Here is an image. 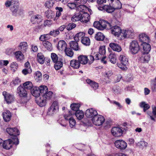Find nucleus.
Listing matches in <instances>:
<instances>
[{
    "label": "nucleus",
    "instance_id": "obj_1",
    "mask_svg": "<svg viewBox=\"0 0 156 156\" xmlns=\"http://www.w3.org/2000/svg\"><path fill=\"white\" fill-rule=\"evenodd\" d=\"M6 132L10 136H12L11 139H8L4 141L2 144L4 148L6 149H10L13 144L16 145L19 144V141L17 136L20 135V132L17 128H8L6 129Z\"/></svg>",
    "mask_w": 156,
    "mask_h": 156
},
{
    "label": "nucleus",
    "instance_id": "obj_2",
    "mask_svg": "<svg viewBox=\"0 0 156 156\" xmlns=\"http://www.w3.org/2000/svg\"><path fill=\"white\" fill-rule=\"evenodd\" d=\"M121 63H117V66L122 70H126L129 64L128 58L125 54L121 55L119 57Z\"/></svg>",
    "mask_w": 156,
    "mask_h": 156
},
{
    "label": "nucleus",
    "instance_id": "obj_3",
    "mask_svg": "<svg viewBox=\"0 0 156 156\" xmlns=\"http://www.w3.org/2000/svg\"><path fill=\"white\" fill-rule=\"evenodd\" d=\"M94 27L99 30H103L104 29H109L111 28V24L108 21L105 20H101L99 22H95L94 23Z\"/></svg>",
    "mask_w": 156,
    "mask_h": 156
},
{
    "label": "nucleus",
    "instance_id": "obj_4",
    "mask_svg": "<svg viewBox=\"0 0 156 156\" xmlns=\"http://www.w3.org/2000/svg\"><path fill=\"white\" fill-rule=\"evenodd\" d=\"M17 92L19 95L22 97L20 100H19V102L22 104L26 103V101H24V98L26 97L27 93L24 87L21 85L19 86L17 88Z\"/></svg>",
    "mask_w": 156,
    "mask_h": 156
},
{
    "label": "nucleus",
    "instance_id": "obj_5",
    "mask_svg": "<svg viewBox=\"0 0 156 156\" xmlns=\"http://www.w3.org/2000/svg\"><path fill=\"white\" fill-rule=\"evenodd\" d=\"M131 52L133 54L137 53L140 50V46L137 41H132L130 43L129 47Z\"/></svg>",
    "mask_w": 156,
    "mask_h": 156
},
{
    "label": "nucleus",
    "instance_id": "obj_6",
    "mask_svg": "<svg viewBox=\"0 0 156 156\" xmlns=\"http://www.w3.org/2000/svg\"><path fill=\"white\" fill-rule=\"evenodd\" d=\"M92 121L95 125L100 126L105 122V119L103 116L98 115L92 119Z\"/></svg>",
    "mask_w": 156,
    "mask_h": 156
},
{
    "label": "nucleus",
    "instance_id": "obj_7",
    "mask_svg": "<svg viewBox=\"0 0 156 156\" xmlns=\"http://www.w3.org/2000/svg\"><path fill=\"white\" fill-rule=\"evenodd\" d=\"M10 10L12 16H16L19 15H21V11L19 9L18 1L16 2L13 5L10 7Z\"/></svg>",
    "mask_w": 156,
    "mask_h": 156
},
{
    "label": "nucleus",
    "instance_id": "obj_8",
    "mask_svg": "<svg viewBox=\"0 0 156 156\" xmlns=\"http://www.w3.org/2000/svg\"><path fill=\"white\" fill-rule=\"evenodd\" d=\"M115 146L117 148L121 150H125L127 147V143L122 140H118L115 141L114 143Z\"/></svg>",
    "mask_w": 156,
    "mask_h": 156
},
{
    "label": "nucleus",
    "instance_id": "obj_9",
    "mask_svg": "<svg viewBox=\"0 0 156 156\" xmlns=\"http://www.w3.org/2000/svg\"><path fill=\"white\" fill-rule=\"evenodd\" d=\"M49 99V96L47 95H42V97L36 99V101L37 103L40 107H42L46 105L47 101Z\"/></svg>",
    "mask_w": 156,
    "mask_h": 156
},
{
    "label": "nucleus",
    "instance_id": "obj_10",
    "mask_svg": "<svg viewBox=\"0 0 156 156\" xmlns=\"http://www.w3.org/2000/svg\"><path fill=\"white\" fill-rule=\"evenodd\" d=\"M123 132L122 129L119 127H113L111 130L112 134L116 137H119L121 136L122 135Z\"/></svg>",
    "mask_w": 156,
    "mask_h": 156
},
{
    "label": "nucleus",
    "instance_id": "obj_11",
    "mask_svg": "<svg viewBox=\"0 0 156 156\" xmlns=\"http://www.w3.org/2000/svg\"><path fill=\"white\" fill-rule=\"evenodd\" d=\"M122 35L125 38H133L135 35V32L133 29L123 30L122 32Z\"/></svg>",
    "mask_w": 156,
    "mask_h": 156
},
{
    "label": "nucleus",
    "instance_id": "obj_12",
    "mask_svg": "<svg viewBox=\"0 0 156 156\" xmlns=\"http://www.w3.org/2000/svg\"><path fill=\"white\" fill-rule=\"evenodd\" d=\"M70 112H69L68 114L64 116V117L66 120H69L70 126L72 128L75 126L76 122L75 119L72 117L73 113Z\"/></svg>",
    "mask_w": 156,
    "mask_h": 156
},
{
    "label": "nucleus",
    "instance_id": "obj_13",
    "mask_svg": "<svg viewBox=\"0 0 156 156\" xmlns=\"http://www.w3.org/2000/svg\"><path fill=\"white\" fill-rule=\"evenodd\" d=\"M111 29V33L115 36L118 37L121 33L122 32V30L120 27L117 26H115L112 27L111 25V28H109Z\"/></svg>",
    "mask_w": 156,
    "mask_h": 156
},
{
    "label": "nucleus",
    "instance_id": "obj_14",
    "mask_svg": "<svg viewBox=\"0 0 156 156\" xmlns=\"http://www.w3.org/2000/svg\"><path fill=\"white\" fill-rule=\"evenodd\" d=\"M98 115L96 110L93 108H89L86 110L85 113L86 116L89 118H93Z\"/></svg>",
    "mask_w": 156,
    "mask_h": 156
},
{
    "label": "nucleus",
    "instance_id": "obj_15",
    "mask_svg": "<svg viewBox=\"0 0 156 156\" xmlns=\"http://www.w3.org/2000/svg\"><path fill=\"white\" fill-rule=\"evenodd\" d=\"M2 94L7 104H9L13 101L14 97L13 95L5 91L3 92Z\"/></svg>",
    "mask_w": 156,
    "mask_h": 156
},
{
    "label": "nucleus",
    "instance_id": "obj_16",
    "mask_svg": "<svg viewBox=\"0 0 156 156\" xmlns=\"http://www.w3.org/2000/svg\"><path fill=\"white\" fill-rule=\"evenodd\" d=\"M15 58L18 61H21L24 59V56L20 51H16L13 53Z\"/></svg>",
    "mask_w": 156,
    "mask_h": 156
},
{
    "label": "nucleus",
    "instance_id": "obj_17",
    "mask_svg": "<svg viewBox=\"0 0 156 156\" xmlns=\"http://www.w3.org/2000/svg\"><path fill=\"white\" fill-rule=\"evenodd\" d=\"M19 50L23 52H25L27 51L28 48L27 43L26 42H22L20 43L18 46Z\"/></svg>",
    "mask_w": 156,
    "mask_h": 156
},
{
    "label": "nucleus",
    "instance_id": "obj_18",
    "mask_svg": "<svg viewBox=\"0 0 156 156\" xmlns=\"http://www.w3.org/2000/svg\"><path fill=\"white\" fill-rule=\"evenodd\" d=\"M42 20V17L39 15L33 16L31 17L30 19L31 21L33 24L35 23H38L41 21Z\"/></svg>",
    "mask_w": 156,
    "mask_h": 156
},
{
    "label": "nucleus",
    "instance_id": "obj_19",
    "mask_svg": "<svg viewBox=\"0 0 156 156\" xmlns=\"http://www.w3.org/2000/svg\"><path fill=\"white\" fill-rule=\"evenodd\" d=\"M139 39L140 41L143 43L149 42L150 39L148 36L145 34H141L139 35Z\"/></svg>",
    "mask_w": 156,
    "mask_h": 156
},
{
    "label": "nucleus",
    "instance_id": "obj_20",
    "mask_svg": "<svg viewBox=\"0 0 156 156\" xmlns=\"http://www.w3.org/2000/svg\"><path fill=\"white\" fill-rule=\"evenodd\" d=\"M109 46L114 51L119 52L122 50L121 47L118 44L115 43H110Z\"/></svg>",
    "mask_w": 156,
    "mask_h": 156
},
{
    "label": "nucleus",
    "instance_id": "obj_21",
    "mask_svg": "<svg viewBox=\"0 0 156 156\" xmlns=\"http://www.w3.org/2000/svg\"><path fill=\"white\" fill-rule=\"evenodd\" d=\"M77 42L76 41H72L69 43L71 48L75 51H79L80 50V48Z\"/></svg>",
    "mask_w": 156,
    "mask_h": 156
},
{
    "label": "nucleus",
    "instance_id": "obj_22",
    "mask_svg": "<svg viewBox=\"0 0 156 156\" xmlns=\"http://www.w3.org/2000/svg\"><path fill=\"white\" fill-rule=\"evenodd\" d=\"M78 59L80 64L86 65L88 63V57L86 55H80L78 57Z\"/></svg>",
    "mask_w": 156,
    "mask_h": 156
},
{
    "label": "nucleus",
    "instance_id": "obj_23",
    "mask_svg": "<svg viewBox=\"0 0 156 156\" xmlns=\"http://www.w3.org/2000/svg\"><path fill=\"white\" fill-rule=\"evenodd\" d=\"M59 60L55 62L54 68L56 70L60 69L63 66V62L64 61L63 58L61 57L59 58Z\"/></svg>",
    "mask_w": 156,
    "mask_h": 156
},
{
    "label": "nucleus",
    "instance_id": "obj_24",
    "mask_svg": "<svg viewBox=\"0 0 156 156\" xmlns=\"http://www.w3.org/2000/svg\"><path fill=\"white\" fill-rule=\"evenodd\" d=\"M86 81L87 84H89L94 90H95L98 88V83L92 81L90 79H87Z\"/></svg>",
    "mask_w": 156,
    "mask_h": 156
},
{
    "label": "nucleus",
    "instance_id": "obj_25",
    "mask_svg": "<svg viewBox=\"0 0 156 156\" xmlns=\"http://www.w3.org/2000/svg\"><path fill=\"white\" fill-rule=\"evenodd\" d=\"M39 87L41 93L43 94V95H47V96H49V92L48 88L47 86L45 85H41Z\"/></svg>",
    "mask_w": 156,
    "mask_h": 156
},
{
    "label": "nucleus",
    "instance_id": "obj_26",
    "mask_svg": "<svg viewBox=\"0 0 156 156\" xmlns=\"http://www.w3.org/2000/svg\"><path fill=\"white\" fill-rule=\"evenodd\" d=\"M81 22H82L87 23L90 20V15L87 12H84L82 14H81Z\"/></svg>",
    "mask_w": 156,
    "mask_h": 156
},
{
    "label": "nucleus",
    "instance_id": "obj_27",
    "mask_svg": "<svg viewBox=\"0 0 156 156\" xmlns=\"http://www.w3.org/2000/svg\"><path fill=\"white\" fill-rule=\"evenodd\" d=\"M67 44L66 42L63 40L59 41L58 44V48L61 51L65 50L66 48Z\"/></svg>",
    "mask_w": 156,
    "mask_h": 156
},
{
    "label": "nucleus",
    "instance_id": "obj_28",
    "mask_svg": "<svg viewBox=\"0 0 156 156\" xmlns=\"http://www.w3.org/2000/svg\"><path fill=\"white\" fill-rule=\"evenodd\" d=\"M141 45L143 47L144 53L148 54L151 49V47L150 44L147 43H142Z\"/></svg>",
    "mask_w": 156,
    "mask_h": 156
},
{
    "label": "nucleus",
    "instance_id": "obj_29",
    "mask_svg": "<svg viewBox=\"0 0 156 156\" xmlns=\"http://www.w3.org/2000/svg\"><path fill=\"white\" fill-rule=\"evenodd\" d=\"M3 118L5 122L9 121L12 117L11 112L9 111H6L3 113Z\"/></svg>",
    "mask_w": 156,
    "mask_h": 156
},
{
    "label": "nucleus",
    "instance_id": "obj_30",
    "mask_svg": "<svg viewBox=\"0 0 156 156\" xmlns=\"http://www.w3.org/2000/svg\"><path fill=\"white\" fill-rule=\"evenodd\" d=\"M70 65L71 67L75 69L79 68L80 66V63L78 60L74 59L71 60Z\"/></svg>",
    "mask_w": 156,
    "mask_h": 156
},
{
    "label": "nucleus",
    "instance_id": "obj_31",
    "mask_svg": "<svg viewBox=\"0 0 156 156\" xmlns=\"http://www.w3.org/2000/svg\"><path fill=\"white\" fill-rule=\"evenodd\" d=\"M139 106L140 108H143V111L144 112L150 108V105L145 101H142L140 103Z\"/></svg>",
    "mask_w": 156,
    "mask_h": 156
},
{
    "label": "nucleus",
    "instance_id": "obj_32",
    "mask_svg": "<svg viewBox=\"0 0 156 156\" xmlns=\"http://www.w3.org/2000/svg\"><path fill=\"white\" fill-rule=\"evenodd\" d=\"M85 34L83 32H79L76 34L74 37V39L75 41H79L80 39L81 40L85 36Z\"/></svg>",
    "mask_w": 156,
    "mask_h": 156
},
{
    "label": "nucleus",
    "instance_id": "obj_33",
    "mask_svg": "<svg viewBox=\"0 0 156 156\" xmlns=\"http://www.w3.org/2000/svg\"><path fill=\"white\" fill-rule=\"evenodd\" d=\"M31 93L32 95L35 97H37L40 95V94L41 93L39 87H35L33 88Z\"/></svg>",
    "mask_w": 156,
    "mask_h": 156
},
{
    "label": "nucleus",
    "instance_id": "obj_34",
    "mask_svg": "<svg viewBox=\"0 0 156 156\" xmlns=\"http://www.w3.org/2000/svg\"><path fill=\"white\" fill-rule=\"evenodd\" d=\"M58 103L57 102H54L50 107L49 112L52 111L54 112H55L57 111L58 108Z\"/></svg>",
    "mask_w": 156,
    "mask_h": 156
},
{
    "label": "nucleus",
    "instance_id": "obj_35",
    "mask_svg": "<svg viewBox=\"0 0 156 156\" xmlns=\"http://www.w3.org/2000/svg\"><path fill=\"white\" fill-rule=\"evenodd\" d=\"M75 114L77 118L79 120H80L83 119L84 116L83 112L80 110L76 111Z\"/></svg>",
    "mask_w": 156,
    "mask_h": 156
},
{
    "label": "nucleus",
    "instance_id": "obj_36",
    "mask_svg": "<svg viewBox=\"0 0 156 156\" xmlns=\"http://www.w3.org/2000/svg\"><path fill=\"white\" fill-rule=\"evenodd\" d=\"M81 42L84 45L88 46L90 44V40L89 38L84 36L81 40Z\"/></svg>",
    "mask_w": 156,
    "mask_h": 156
},
{
    "label": "nucleus",
    "instance_id": "obj_37",
    "mask_svg": "<svg viewBox=\"0 0 156 156\" xmlns=\"http://www.w3.org/2000/svg\"><path fill=\"white\" fill-rule=\"evenodd\" d=\"M104 35L101 32L97 33L95 36V38L98 41H103L105 38Z\"/></svg>",
    "mask_w": 156,
    "mask_h": 156
},
{
    "label": "nucleus",
    "instance_id": "obj_38",
    "mask_svg": "<svg viewBox=\"0 0 156 156\" xmlns=\"http://www.w3.org/2000/svg\"><path fill=\"white\" fill-rule=\"evenodd\" d=\"M81 13L75 14L71 17V20L74 22L79 21H81Z\"/></svg>",
    "mask_w": 156,
    "mask_h": 156
},
{
    "label": "nucleus",
    "instance_id": "obj_39",
    "mask_svg": "<svg viewBox=\"0 0 156 156\" xmlns=\"http://www.w3.org/2000/svg\"><path fill=\"white\" fill-rule=\"evenodd\" d=\"M109 59L110 62L113 64L116 62V59L115 55L113 53H111L109 56Z\"/></svg>",
    "mask_w": 156,
    "mask_h": 156
},
{
    "label": "nucleus",
    "instance_id": "obj_40",
    "mask_svg": "<svg viewBox=\"0 0 156 156\" xmlns=\"http://www.w3.org/2000/svg\"><path fill=\"white\" fill-rule=\"evenodd\" d=\"M114 10V7H112L111 5H104V11H106L108 13H111L113 12Z\"/></svg>",
    "mask_w": 156,
    "mask_h": 156
},
{
    "label": "nucleus",
    "instance_id": "obj_41",
    "mask_svg": "<svg viewBox=\"0 0 156 156\" xmlns=\"http://www.w3.org/2000/svg\"><path fill=\"white\" fill-rule=\"evenodd\" d=\"M18 1V0H11V1H7L5 2V5L6 7H9L10 6L11 7Z\"/></svg>",
    "mask_w": 156,
    "mask_h": 156
},
{
    "label": "nucleus",
    "instance_id": "obj_42",
    "mask_svg": "<svg viewBox=\"0 0 156 156\" xmlns=\"http://www.w3.org/2000/svg\"><path fill=\"white\" fill-rule=\"evenodd\" d=\"M23 87H24L25 89L30 90L32 88L33 85L30 82L27 81L23 84Z\"/></svg>",
    "mask_w": 156,
    "mask_h": 156
},
{
    "label": "nucleus",
    "instance_id": "obj_43",
    "mask_svg": "<svg viewBox=\"0 0 156 156\" xmlns=\"http://www.w3.org/2000/svg\"><path fill=\"white\" fill-rule=\"evenodd\" d=\"M37 59L38 62L41 64L44 63V58L41 53H38L37 55Z\"/></svg>",
    "mask_w": 156,
    "mask_h": 156
},
{
    "label": "nucleus",
    "instance_id": "obj_44",
    "mask_svg": "<svg viewBox=\"0 0 156 156\" xmlns=\"http://www.w3.org/2000/svg\"><path fill=\"white\" fill-rule=\"evenodd\" d=\"M10 67L11 70L13 72H15L18 67V65L16 62H13L11 64Z\"/></svg>",
    "mask_w": 156,
    "mask_h": 156
},
{
    "label": "nucleus",
    "instance_id": "obj_45",
    "mask_svg": "<svg viewBox=\"0 0 156 156\" xmlns=\"http://www.w3.org/2000/svg\"><path fill=\"white\" fill-rule=\"evenodd\" d=\"M80 105L79 104L73 103L72 104L70 105V107L71 109L76 112L78 110H79Z\"/></svg>",
    "mask_w": 156,
    "mask_h": 156
},
{
    "label": "nucleus",
    "instance_id": "obj_46",
    "mask_svg": "<svg viewBox=\"0 0 156 156\" xmlns=\"http://www.w3.org/2000/svg\"><path fill=\"white\" fill-rule=\"evenodd\" d=\"M65 53L66 55L69 57H72L73 55V52L72 50L69 48H67L65 50Z\"/></svg>",
    "mask_w": 156,
    "mask_h": 156
},
{
    "label": "nucleus",
    "instance_id": "obj_47",
    "mask_svg": "<svg viewBox=\"0 0 156 156\" xmlns=\"http://www.w3.org/2000/svg\"><path fill=\"white\" fill-rule=\"evenodd\" d=\"M39 39L43 42L49 41V35L48 34L41 35L39 37Z\"/></svg>",
    "mask_w": 156,
    "mask_h": 156
},
{
    "label": "nucleus",
    "instance_id": "obj_48",
    "mask_svg": "<svg viewBox=\"0 0 156 156\" xmlns=\"http://www.w3.org/2000/svg\"><path fill=\"white\" fill-rule=\"evenodd\" d=\"M141 59L144 62H147L150 59V57L147 54L144 53L142 56Z\"/></svg>",
    "mask_w": 156,
    "mask_h": 156
},
{
    "label": "nucleus",
    "instance_id": "obj_49",
    "mask_svg": "<svg viewBox=\"0 0 156 156\" xmlns=\"http://www.w3.org/2000/svg\"><path fill=\"white\" fill-rule=\"evenodd\" d=\"M147 144V143L144 141H140L136 143L137 146L140 148L146 147Z\"/></svg>",
    "mask_w": 156,
    "mask_h": 156
},
{
    "label": "nucleus",
    "instance_id": "obj_50",
    "mask_svg": "<svg viewBox=\"0 0 156 156\" xmlns=\"http://www.w3.org/2000/svg\"><path fill=\"white\" fill-rule=\"evenodd\" d=\"M20 82L21 80L17 77L12 80L11 82V84L14 86H16L20 84Z\"/></svg>",
    "mask_w": 156,
    "mask_h": 156
},
{
    "label": "nucleus",
    "instance_id": "obj_51",
    "mask_svg": "<svg viewBox=\"0 0 156 156\" xmlns=\"http://www.w3.org/2000/svg\"><path fill=\"white\" fill-rule=\"evenodd\" d=\"M77 3L76 2H70L68 3L67 6L70 9H74L77 8Z\"/></svg>",
    "mask_w": 156,
    "mask_h": 156
},
{
    "label": "nucleus",
    "instance_id": "obj_52",
    "mask_svg": "<svg viewBox=\"0 0 156 156\" xmlns=\"http://www.w3.org/2000/svg\"><path fill=\"white\" fill-rule=\"evenodd\" d=\"M98 53L102 55H104L105 53V47L104 46H101L99 48Z\"/></svg>",
    "mask_w": 156,
    "mask_h": 156
},
{
    "label": "nucleus",
    "instance_id": "obj_53",
    "mask_svg": "<svg viewBox=\"0 0 156 156\" xmlns=\"http://www.w3.org/2000/svg\"><path fill=\"white\" fill-rule=\"evenodd\" d=\"M76 27V24L73 23H70L66 26V28L67 30H70Z\"/></svg>",
    "mask_w": 156,
    "mask_h": 156
},
{
    "label": "nucleus",
    "instance_id": "obj_54",
    "mask_svg": "<svg viewBox=\"0 0 156 156\" xmlns=\"http://www.w3.org/2000/svg\"><path fill=\"white\" fill-rule=\"evenodd\" d=\"M35 78L37 81L41 80L42 77V75L39 71L37 72L35 74Z\"/></svg>",
    "mask_w": 156,
    "mask_h": 156
},
{
    "label": "nucleus",
    "instance_id": "obj_55",
    "mask_svg": "<svg viewBox=\"0 0 156 156\" xmlns=\"http://www.w3.org/2000/svg\"><path fill=\"white\" fill-rule=\"evenodd\" d=\"M51 59L54 62H55L58 60V58L57 55L55 53H52L51 54Z\"/></svg>",
    "mask_w": 156,
    "mask_h": 156
},
{
    "label": "nucleus",
    "instance_id": "obj_56",
    "mask_svg": "<svg viewBox=\"0 0 156 156\" xmlns=\"http://www.w3.org/2000/svg\"><path fill=\"white\" fill-rule=\"evenodd\" d=\"M66 120L65 119H60L58 120V122L62 126H66Z\"/></svg>",
    "mask_w": 156,
    "mask_h": 156
},
{
    "label": "nucleus",
    "instance_id": "obj_57",
    "mask_svg": "<svg viewBox=\"0 0 156 156\" xmlns=\"http://www.w3.org/2000/svg\"><path fill=\"white\" fill-rule=\"evenodd\" d=\"M22 72L24 75H26L32 72V69L31 68H25L23 70Z\"/></svg>",
    "mask_w": 156,
    "mask_h": 156
},
{
    "label": "nucleus",
    "instance_id": "obj_58",
    "mask_svg": "<svg viewBox=\"0 0 156 156\" xmlns=\"http://www.w3.org/2000/svg\"><path fill=\"white\" fill-rule=\"evenodd\" d=\"M88 58V64L89 65L92 63L94 60V56L92 55H89L87 56Z\"/></svg>",
    "mask_w": 156,
    "mask_h": 156
},
{
    "label": "nucleus",
    "instance_id": "obj_59",
    "mask_svg": "<svg viewBox=\"0 0 156 156\" xmlns=\"http://www.w3.org/2000/svg\"><path fill=\"white\" fill-rule=\"evenodd\" d=\"M122 7V4L121 2L119 1H118L117 2L115 3V4L114 6V8L115 9H119L121 8Z\"/></svg>",
    "mask_w": 156,
    "mask_h": 156
},
{
    "label": "nucleus",
    "instance_id": "obj_60",
    "mask_svg": "<svg viewBox=\"0 0 156 156\" xmlns=\"http://www.w3.org/2000/svg\"><path fill=\"white\" fill-rule=\"evenodd\" d=\"M59 33V31L57 30H54L53 31H51L49 33V34L54 37L57 36Z\"/></svg>",
    "mask_w": 156,
    "mask_h": 156
},
{
    "label": "nucleus",
    "instance_id": "obj_61",
    "mask_svg": "<svg viewBox=\"0 0 156 156\" xmlns=\"http://www.w3.org/2000/svg\"><path fill=\"white\" fill-rule=\"evenodd\" d=\"M108 100L110 101L111 103L119 107L120 109L122 108V106L120 104L119 102L115 101H110L109 98H108Z\"/></svg>",
    "mask_w": 156,
    "mask_h": 156
},
{
    "label": "nucleus",
    "instance_id": "obj_62",
    "mask_svg": "<svg viewBox=\"0 0 156 156\" xmlns=\"http://www.w3.org/2000/svg\"><path fill=\"white\" fill-rule=\"evenodd\" d=\"M112 74L113 73L112 71L111 70H109L106 72L105 76H106L109 78Z\"/></svg>",
    "mask_w": 156,
    "mask_h": 156
},
{
    "label": "nucleus",
    "instance_id": "obj_63",
    "mask_svg": "<svg viewBox=\"0 0 156 156\" xmlns=\"http://www.w3.org/2000/svg\"><path fill=\"white\" fill-rule=\"evenodd\" d=\"M85 7L84 5H77V9L79 12H81L82 11V9L83 10Z\"/></svg>",
    "mask_w": 156,
    "mask_h": 156
},
{
    "label": "nucleus",
    "instance_id": "obj_64",
    "mask_svg": "<svg viewBox=\"0 0 156 156\" xmlns=\"http://www.w3.org/2000/svg\"><path fill=\"white\" fill-rule=\"evenodd\" d=\"M152 112L154 116H156V106L154 105L152 106Z\"/></svg>",
    "mask_w": 156,
    "mask_h": 156
}]
</instances>
